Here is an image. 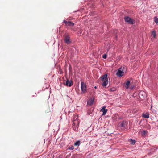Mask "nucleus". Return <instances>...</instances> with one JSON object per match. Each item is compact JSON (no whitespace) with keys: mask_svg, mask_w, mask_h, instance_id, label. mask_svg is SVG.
Segmentation results:
<instances>
[{"mask_svg":"<svg viewBox=\"0 0 158 158\" xmlns=\"http://www.w3.org/2000/svg\"><path fill=\"white\" fill-rule=\"evenodd\" d=\"M73 123L72 124L74 130H76L77 129V126L79 125V122L78 119V117L77 116H75L73 120Z\"/></svg>","mask_w":158,"mask_h":158,"instance_id":"nucleus-1","label":"nucleus"},{"mask_svg":"<svg viewBox=\"0 0 158 158\" xmlns=\"http://www.w3.org/2000/svg\"><path fill=\"white\" fill-rule=\"evenodd\" d=\"M124 20L125 22L129 24H133L135 23V21L134 20L128 16L124 18Z\"/></svg>","mask_w":158,"mask_h":158,"instance_id":"nucleus-2","label":"nucleus"},{"mask_svg":"<svg viewBox=\"0 0 158 158\" xmlns=\"http://www.w3.org/2000/svg\"><path fill=\"white\" fill-rule=\"evenodd\" d=\"M124 72L122 67L118 69L116 73V75L118 77H122L123 75Z\"/></svg>","mask_w":158,"mask_h":158,"instance_id":"nucleus-3","label":"nucleus"},{"mask_svg":"<svg viewBox=\"0 0 158 158\" xmlns=\"http://www.w3.org/2000/svg\"><path fill=\"white\" fill-rule=\"evenodd\" d=\"M81 88L82 92L85 93L86 91V85L83 82H81Z\"/></svg>","mask_w":158,"mask_h":158,"instance_id":"nucleus-4","label":"nucleus"},{"mask_svg":"<svg viewBox=\"0 0 158 158\" xmlns=\"http://www.w3.org/2000/svg\"><path fill=\"white\" fill-rule=\"evenodd\" d=\"M63 22L65 23L66 26H73L74 25V23L71 21H67L64 20Z\"/></svg>","mask_w":158,"mask_h":158,"instance_id":"nucleus-5","label":"nucleus"},{"mask_svg":"<svg viewBox=\"0 0 158 158\" xmlns=\"http://www.w3.org/2000/svg\"><path fill=\"white\" fill-rule=\"evenodd\" d=\"M65 85L67 86L71 87L73 85V83L72 81H70L69 80L67 79L65 83Z\"/></svg>","mask_w":158,"mask_h":158,"instance_id":"nucleus-6","label":"nucleus"},{"mask_svg":"<svg viewBox=\"0 0 158 158\" xmlns=\"http://www.w3.org/2000/svg\"><path fill=\"white\" fill-rule=\"evenodd\" d=\"M64 40L65 43L67 44H69L71 42L70 40V37L69 35L65 36Z\"/></svg>","mask_w":158,"mask_h":158,"instance_id":"nucleus-7","label":"nucleus"},{"mask_svg":"<svg viewBox=\"0 0 158 158\" xmlns=\"http://www.w3.org/2000/svg\"><path fill=\"white\" fill-rule=\"evenodd\" d=\"M106 107L105 106H103L102 109L100 110L101 112H103L102 114L103 115H105L106 114L107 110L106 109H105Z\"/></svg>","mask_w":158,"mask_h":158,"instance_id":"nucleus-8","label":"nucleus"},{"mask_svg":"<svg viewBox=\"0 0 158 158\" xmlns=\"http://www.w3.org/2000/svg\"><path fill=\"white\" fill-rule=\"evenodd\" d=\"M94 102V99H89L87 102V105L90 106Z\"/></svg>","mask_w":158,"mask_h":158,"instance_id":"nucleus-9","label":"nucleus"},{"mask_svg":"<svg viewBox=\"0 0 158 158\" xmlns=\"http://www.w3.org/2000/svg\"><path fill=\"white\" fill-rule=\"evenodd\" d=\"M107 76H108L107 74H106L105 75H104L102 76L101 77L102 80V81H106V80H108L107 78Z\"/></svg>","mask_w":158,"mask_h":158,"instance_id":"nucleus-10","label":"nucleus"},{"mask_svg":"<svg viewBox=\"0 0 158 158\" xmlns=\"http://www.w3.org/2000/svg\"><path fill=\"white\" fill-rule=\"evenodd\" d=\"M143 117L146 118H149V113H146V114H143Z\"/></svg>","mask_w":158,"mask_h":158,"instance_id":"nucleus-11","label":"nucleus"},{"mask_svg":"<svg viewBox=\"0 0 158 158\" xmlns=\"http://www.w3.org/2000/svg\"><path fill=\"white\" fill-rule=\"evenodd\" d=\"M126 123V122L123 121V122H121L119 123V126L120 127H124V126L125 125V124Z\"/></svg>","mask_w":158,"mask_h":158,"instance_id":"nucleus-12","label":"nucleus"},{"mask_svg":"<svg viewBox=\"0 0 158 158\" xmlns=\"http://www.w3.org/2000/svg\"><path fill=\"white\" fill-rule=\"evenodd\" d=\"M103 81V82L102 83V85L103 87H106L107 85V84H108V80H106V81Z\"/></svg>","mask_w":158,"mask_h":158,"instance_id":"nucleus-13","label":"nucleus"},{"mask_svg":"<svg viewBox=\"0 0 158 158\" xmlns=\"http://www.w3.org/2000/svg\"><path fill=\"white\" fill-rule=\"evenodd\" d=\"M130 82L129 81H127L126 83L125 87L126 89H128L130 86Z\"/></svg>","mask_w":158,"mask_h":158,"instance_id":"nucleus-14","label":"nucleus"},{"mask_svg":"<svg viewBox=\"0 0 158 158\" xmlns=\"http://www.w3.org/2000/svg\"><path fill=\"white\" fill-rule=\"evenodd\" d=\"M152 35L153 36V37L154 38H156V31H153L152 32Z\"/></svg>","mask_w":158,"mask_h":158,"instance_id":"nucleus-15","label":"nucleus"},{"mask_svg":"<svg viewBox=\"0 0 158 158\" xmlns=\"http://www.w3.org/2000/svg\"><path fill=\"white\" fill-rule=\"evenodd\" d=\"M130 142L131 144H134L135 143V141L134 140H132V139H130Z\"/></svg>","mask_w":158,"mask_h":158,"instance_id":"nucleus-16","label":"nucleus"},{"mask_svg":"<svg viewBox=\"0 0 158 158\" xmlns=\"http://www.w3.org/2000/svg\"><path fill=\"white\" fill-rule=\"evenodd\" d=\"M80 144V141H77L76 142L74 143V146H79Z\"/></svg>","mask_w":158,"mask_h":158,"instance_id":"nucleus-17","label":"nucleus"},{"mask_svg":"<svg viewBox=\"0 0 158 158\" xmlns=\"http://www.w3.org/2000/svg\"><path fill=\"white\" fill-rule=\"evenodd\" d=\"M143 94L145 95V93L143 92H140L139 94V96L140 98H141L140 97V95H142Z\"/></svg>","mask_w":158,"mask_h":158,"instance_id":"nucleus-18","label":"nucleus"},{"mask_svg":"<svg viewBox=\"0 0 158 158\" xmlns=\"http://www.w3.org/2000/svg\"><path fill=\"white\" fill-rule=\"evenodd\" d=\"M68 149L71 150H72L74 149V148L73 146H71V147H69Z\"/></svg>","mask_w":158,"mask_h":158,"instance_id":"nucleus-19","label":"nucleus"},{"mask_svg":"<svg viewBox=\"0 0 158 158\" xmlns=\"http://www.w3.org/2000/svg\"><path fill=\"white\" fill-rule=\"evenodd\" d=\"M106 57H107V56L106 55V54H104L102 56V57L103 58H104V59H105L106 58Z\"/></svg>","mask_w":158,"mask_h":158,"instance_id":"nucleus-20","label":"nucleus"},{"mask_svg":"<svg viewBox=\"0 0 158 158\" xmlns=\"http://www.w3.org/2000/svg\"><path fill=\"white\" fill-rule=\"evenodd\" d=\"M146 133L147 131L145 130H144L142 132V133L143 134H145Z\"/></svg>","mask_w":158,"mask_h":158,"instance_id":"nucleus-21","label":"nucleus"},{"mask_svg":"<svg viewBox=\"0 0 158 158\" xmlns=\"http://www.w3.org/2000/svg\"><path fill=\"white\" fill-rule=\"evenodd\" d=\"M133 87H130V89H133Z\"/></svg>","mask_w":158,"mask_h":158,"instance_id":"nucleus-22","label":"nucleus"},{"mask_svg":"<svg viewBox=\"0 0 158 158\" xmlns=\"http://www.w3.org/2000/svg\"><path fill=\"white\" fill-rule=\"evenodd\" d=\"M94 88H95V89H96V88H97V87H96V86H95V87H94Z\"/></svg>","mask_w":158,"mask_h":158,"instance_id":"nucleus-23","label":"nucleus"},{"mask_svg":"<svg viewBox=\"0 0 158 158\" xmlns=\"http://www.w3.org/2000/svg\"><path fill=\"white\" fill-rule=\"evenodd\" d=\"M88 115H90V114H89L88 113Z\"/></svg>","mask_w":158,"mask_h":158,"instance_id":"nucleus-24","label":"nucleus"}]
</instances>
